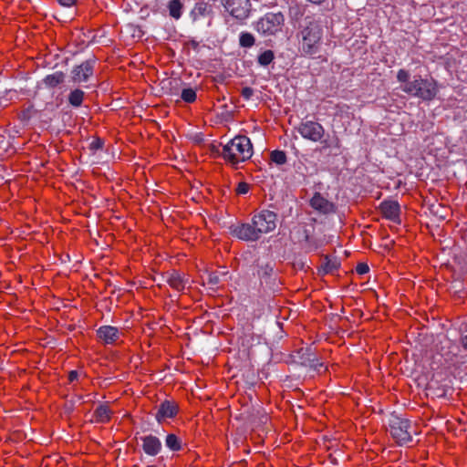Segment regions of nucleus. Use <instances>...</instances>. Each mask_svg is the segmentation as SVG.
Returning a JSON list of instances; mask_svg holds the SVG:
<instances>
[{
  "label": "nucleus",
  "instance_id": "obj_1",
  "mask_svg": "<svg viewBox=\"0 0 467 467\" xmlns=\"http://www.w3.org/2000/svg\"><path fill=\"white\" fill-rule=\"evenodd\" d=\"M410 75L405 69H400L397 73V79L401 83L402 91L412 97H417L422 100H432L438 92L437 83L433 78H422L416 75L413 79H410Z\"/></svg>",
  "mask_w": 467,
  "mask_h": 467
},
{
  "label": "nucleus",
  "instance_id": "obj_2",
  "mask_svg": "<svg viewBox=\"0 0 467 467\" xmlns=\"http://www.w3.org/2000/svg\"><path fill=\"white\" fill-rule=\"evenodd\" d=\"M221 155L227 162L236 167L240 162L246 161L253 155V145L250 139L245 135H238L228 143L214 150Z\"/></svg>",
  "mask_w": 467,
  "mask_h": 467
},
{
  "label": "nucleus",
  "instance_id": "obj_3",
  "mask_svg": "<svg viewBox=\"0 0 467 467\" xmlns=\"http://www.w3.org/2000/svg\"><path fill=\"white\" fill-rule=\"evenodd\" d=\"M300 27H302V51L310 56L317 54L322 37V29L319 24L313 17L306 16L305 18V25L300 26Z\"/></svg>",
  "mask_w": 467,
  "mask_h": 467
},
{
  "label": "nucleus",
  "instance_id": "obj_4",
  "mask_svg": "<svg viewBox=\"0 0 467 467\" xmlns=\"http://www.w3.org/2000/svg\"><path fill=\"white\" fill-rule=\"evenodd\" d=\"M285 16L281 12L266 13L255 24V29L262 35L273 36L282 31Z\"/></svg>",
  "mask_w": 467,
  "mask_h": 467
},
{
  "label": "nucleus",
  "instance_id": "obj_5",
  "mask_svg": "<svg viewBox=\"0 0 467 467\" xmlns=\"http://www.w3.org/2000/svg\"><path fill=\"white\" fill-rule=\"evenodd\" d=\"M389 432L392 438L400 445L411 441L410 429V421L399 416L392 415L389 419Z\"/></svg>",
  "mask_w": 467,
  "mask_h": 467
},
{
  "label": "nucleus",
  "instance_id": "obj_6",
  "mask_svg": "<svg viewBox=\"0 0 467 467\" xmlns=\"http://www.w3.org/2000/svg\"><path fill=\"white\" fill-rule=\"evenodd\" d=\"M258 234L262 236L265 234L273 232L276 228L277 214L270 210H261L252 216Z\"/></svg>",
  "mask_w": 467,
  "mask_h": 467
},
{
  "label": "nucleus",
  "instance_id": "obj_7",
  "mask_svg": "<svg viewBox=\"0 0 467 467\" xmlns=\"http://www.w3.org/2000/svg\"><path fill=\"white\" fill-rule=\"evenodd\" d=\"M296 129L304 139L313 142L321 141L326 134L324 127L313 120H303Z\"/></svg>",
  "mask_w": 467,
  "mask_h": 467
},
{
  "label": "nucleus",
  "instance_id": "obj_8",
  "mask_svg": "<svg viewBox=\"0 0 467 467\" xmlns=\"http://www.w3.org/2000/svg\"><path fill=\"white\" fill-rule=\"evenodd\" d=\"M225 10L234 18L244 20L250 13V0H221Z\"/></svg>",
  "mask_w": 467,
  "mask_h": 467
},
{
  "label": "nucleus",
  "instance_id": "obj_9",
  "mask_svg": "<svg viewBox=\"0 0 467 467\" xmlns=\"http://www.w3.org/2000/svg\"><path fill=\"white\" fill-rule=\"evenodd\" d=\"M232 234L235 237L246 242H255L261 238L252 220L251 223H245L234 226Z\"/></svg>",
  "mask_w": 467,
  "mask_h": 467
},
{
  "label": "nucleus",
  "instance_id": "obj_10",
  "mask_svg": "<svg viewBox=\"0 0 467 467\" xmlns=\"http://www.w3.org/2000/svg\"><path fill=\"white\" fill-rule=\"evenodd\" d=\"M94 60H86L75 66L71 70V79L74 83L86 82L93 75Z\"/></svg>",
  "mask_w": 467,
  "mask_h": 467
},
{
  "label": "nucleus",
  "instance_id": "obj_11",
  "mask_svg": "<svg viewBox=\"0 0 467 467\" xmlns=\"http://www.w3.org/2000/svg\"><path fill=\"white\" fill-rule=\"evenodd\" d=\"M178 410L179 407L175 401L166 400L160 404L155 418L159 423H161L166 419L174 418Z\"/></svg>",
  "mask_w": 467,
  "mask_h": 467
},
{
  "label": "nucleus",
  "instance_id": "obj_12",
  "mask_svg": "<svg viewBox=\"0 0 467 467\" xmlns=\"http://www.w3.org/2000/svg\"><path fill=\"white\" fill-rule=\"evenodd\" d=\"M309 204L314 210L323 214H328L336 211L335 204L323 197L320 192H315Z\"/></svg>",
  "mask_w": 467,
  "mask_h": 467
},
{
  "label": "nucleus",
  "instance_id": "obj_13",
  "mask_svg": "<svg viewBox=\"0 0 467 467\" xmlns=\"http://www.w3.org/2000/svg\"><path fill=\"white\" fill-rule=\"evenodd\" d=\"M213 16V5L204 0L198 1L191 11V16L193 21L200 18L212 17Z\"/></svg>",
  "mask_w": 467,
  "mask_h": 467
},
{
  "label": "nucleus",
  "instance_id": "obj_14",
  "mask_svg": "<svg viewBox=\"0 0 467 467\" xmlns=\"http://www.w3.org/2000/svg\"><path fill=\"white\" fill-rule=\"evenodd\" d=\"M380 210L384 217L399 223L400 204L395 201H384L380 203Z\"/></svg>",
  "mask_w": 467,
  "mask_h": 467
},
{
  "label": "nucleus",
  "instance_id": "obj_15",
  "mask_svg": "<svg viewBox=\"0 0 467 467\" xmlns=\"http://www.w3.org/2000/svg\"><path fill=\"white\" fill-rule=\"evenodd\" d=\"M98 337L105 344H113L119 337V329L112 326H102L97 330Z\"/></svg>",
  "mask_w": 467,
  "mask_h": 467
},
{
  "label": "nucleus",
  "instance_id": "obj_16",
  "mask_svg": "<svg viewBox=\"0 0 467 467\" xmlns=\"http://www.w3.org/2000/svg\"><path fill=\"white\" fill-rule=\"evenodd\" d=\"M144 452L150 456L157 455L161 450V442L156 436L147 435L141 438Z\"/></svg>",
  "mask_w": 467,
  "mask_h": 467
},
{
  "label": "nucleus",
  "instance_id": "obj_17",
  "mask_svg": "<svg viewBox=\"0 0 467 467\" xmlns=\"http://www.w3.org/2000/svg\"><path fill=\"white\" fill-rule=\"evenodd\" d=\"M167 283L173 289L181 292L184 290L186 284L188 283V279L185 278L184 275L180 274L177 271H172L171 273H168L167 275Z\"/></svg>",
  "mask_w": 467,
  "mask_h": 467
},
{
  "label": "nucleus",
  "instance_id": "obj_18",
  "mask_svg": "<svg viewBox=\"0 0 467 467\" xmlns=\"http://www.w3.org/2000/svg\"><path fill=\"white\" fill-rule=\"evenodd\" d=\"M65 74L61 71H56L53 74L47 75L43 78V83L49 88L58 87L65 81Z\"/></svg>",
  "mask_w": 467,
  "mask_h": 467
},
{
  "label": "nucleus",
  "instance_id": "obj_19",
  "mask_svg": "<svg viewBox=\"0 0 467 467\" xmlns=\"http://www.w3.org/2000/svg\"><path fill=\"white\" fill-rule=\"evenodd\" d=\"M339 266L340 263L337 258H330L327 255L324 257V262L321 265L320 270L323 271L324 274H333L339 268Z\"/></svg>",
  "mask_w": 467,
  "mask_h": 467
},
{
  "label": "nucleus",
  "instance_id": "obj_20",
  "mask_svg": "<svg viewBox=\"0 0 467 467\" xmlns=\"http://www.w3.org/2000/svg\"><path fill=\"white\" fill-rule=\"evenodd\" d=\"M305 8L301 5L293 4L289 5L288 16L292 23H297L304 16Z\"/></svg>",
  "mask_w": 467,
  "mask_h": 467
},
{
  "label": "nucleus",
  "instance_id": "obj_21",
  "mask_svg": "<svg viewBox=\"0 0 467 467\" xmlns=\"http://www.w3.org/2000/svg\"><path fill=\"white\" fill-rule=\"evenodd\" d=\"M299 363L302 366L307 367L308 365H312L314 362V354L311 351V348H301L297 352Z\"/></svg>",
  "mask_w": 467,
  "mask_h": 467
},
{
  "label": "nucleus",
  "instance_id": "obj_22",
  "mask_svg": "<svg viewBox=\"0 0 467 467\" xmlns=\"http://www.w3.org/2000/svg\"><path fill=\"white\" fill-rule=\"evenodd\" d=\"M183 5L180 0H170L168 3L169 14L174 19H179L182 16Z\"/></svg>",
  "mask_w": 467,
  "mask_h": 467
},
{
  "label": "nucleus",
  "instance_id": "obj_23",
  "mask_svg": "<svg viewBox=\"0 0 467 467\" xmlns=\"http://www.w3.org/2000/svg\"><path fill=\"white\" fill-rule=\"evenodd\" d=\"M85 93L79 88L72 90L68 95V102L71 106L78 108L81 106Z\"/></svg>",
  "mask_w": 467,
  "mask_h": 467
},
{
  "label": "nucleus",
  "instance_id": "obj_24",
  "mask_svg": "<svg viewBox=\"0 0 467 467\" xmlns=\"http://www.w3.org/2000/svg\"><path fill=\"white\" fill-rule=\"evenodd\" d=\"M110 410L107 405H99L94 411L96 420L99 422H106L110 418Z\"/></svg>",
  "mask_w": 467,
  "mask_h": 467
},
{
  "label": "nucleus",
  "instance_id": "obj_25",
  "mask_svg": "<svg viewBox=\"0 0 467 467\" xmlns=\"http://www.w3.org/2000/svg\"><path fill=\"white\" fill-rule=\"evenodd\" d=\"M165 444L170 450L173 451H178L182 449L180 439L173 433L167 435Z\"/></svg>",
  "mask_w": 467,
  "mask_h": 467
},
{
  "label": "nucleus",
  "instance_id": "obj_26",
  "mask_svg": "<svg viewBox=\"0 0 467 467\" xmlns=\"http://www.w3.org/2000/svg\"><path fill=\"white\" fill-rule=\"evenodd\" d=\"M275 59V54L272 50L267 49L261 53L257 57V62L260 66L267 67Z\"/></svg>",
  "mask_w": 467,
  "mask_h": 467
},
{
  "label": "nucleus",
  "instance_id": "obj_27",
  "mask_svg": "<svg viewBox=\"0 0 467 467\" xmlns=\"http://www.w3.org/2000/svg\"><path fill=\"white\" fill-rule=\"evenodd\" d=\"M274 272V268L269 264L265 265H261L258 270V275L261 278V281H265L266 284L268 283V279L272 276Z\"/></svg>",
  "mask_w": 467,
  "mask_h": 467
},
{
  "label": "nucleus",
  "instance_id": "obj_28",
  "mask_svg": "<svg viewBox=\"0 0 467 467\" xmlns=\"http://www.w3.org/2000/svg\"><path fill=\"white\" fill-rule=\"evenodd\" d=\"M255 39L251 33L243 32L240 35L239 43L243 47H251L254 45Z\"/></svg>",
  "mask_w": 467,
  "mask_h": 467
},
{
  "label": "nucleus",
  "instance_id": "obj_29",
  "mask_svg": "<svg viewBox=\"0 0 467 467\" xmlns=\"http://www.w3.org/2000/svg\"><path fill=\"white\" fill-rule=\"evenodd\" d=\"M321 144L322 148L321 150H326L328 148H339V140L338 138L335 137L333 139L329 138V135L327 136V138L321 139Z\"/></svg>",
  "mask_w": 467,
  "mask_h": 467
},
{
  "label": "nucleus",
  "instance_id": "obj_30",
  "mask_svg": "<svg viewBox=\"0 0 467 467\" xmlns=\"http://www.w3.org/2000/svg\"><path fill=\"white\" fill-rule=\"evenodd\" d=\"M271 161L277 165H283L286 162V154L283 150H273L271 152Z\"/></svg>",
  "mask_w": 467,
  "mask_h": 467
},
{
  "label": "nucleus",
  "instance_id": "obj_31",
  "mask_svg": "<svg viewBox=\"0 0 467 467\" xmlns=\"http://www.w3.org/2000/svg\"><path fill=\"white\" fill-rule=\"evenodd\" d=\"M181 98L187 103H192L196 100V92L192 88H183Z\"/></svg>",
  "mask_w": 467,
  "mask_h": 467
},
{
  "label": "nucleus",
  "instance_id": "obj_32",
  "mask_svg": "<svg viewBox=\"0 0 467 467\" xmlns=\"http://www.w3.org/2000/svg\"><path fill=\"white\" fill-rule=\"evenodd\" d=\"M455 263L462 275H467V254L455 258Z\"/></svg>",
  "mask_w": 467,
  "mask_h": 467
},
{
  "label": "nucleus",
  "instance_id": "obj_33",
  "mask_svg": "<svg viewBox=\"0 0 467 467\" xmlns=\"http://www.w3.org/2000/svg\"><path fill=\"white\" fill-rule=\"evenodd\" d=\"M220 281V276L217 273L213 272L208 274L206 283L210 285L211 289L215 290Z\"/></svg>",
  "mask_w": 467,
  "mask_h": 467
},
{
  "label": "nucleus",
  "instance_id": "obj_34",
  "mask_svg": "<svg viewBox=\"0 0 467 467\" xmlns=\"http://www.w3.org/2000/svg\"><path fill=\"white\" fill-rule=\"evenodd\" d=\"M248 191H249V184L244 182H239L237 185V188L235 190L237 194H245L248 192Z\"/></svg>",
  "mask_w": 467,
  "mask_h": 467
},
{
  "label": "nucleus",
  "instance_id": "obj_35",
  "mask_svg": "<svg viewBox=\"0 0 467 467\" xmlns=\"http://www.w3.org/2000/svg\"><path fill=\"white\" fill-rule=\"evenodd\" d=\"M104 141L101 139L97 138L90 143L89 148L90 150H98L102 149Z\"/></svg>",
  "mask_w": 467,
  "mask_h": 467
},
{
  "label": "nucleus",
  "instance_id": "obj_36",
  "mask_svg": "<svg viewBox=\"0 0 467 467\" xmlns=\"http://www.w3.org/2000/svg\"><path fill=\"white\" fill-rule=\"evenodd\" d=\"M356 271L358 275H365L369 271V267L366 263H358Z\"/></svg>",
  "mask_w": 467,
  "mask_h": 467
},
{
  "label": "nucleus",
  "instance_id": "obj_37",
  "mask_svg": "<svg viewBox=\"0 0 467 467\" xmlns=\"http://www.w3.org/2000/svg\"><path fill=\"white\" fill-rule=\"evenodd\" d=\"M241 95L245 99H250L254 95V89L250 87H245L242 89Z\"/></svg>",
  "mask_w": 467,
  "mask_h": 467
},
{
  "label": "nucleus",
  "instance_id": "obj_38",
  "mask_svg": "<svg viewBox=\"0 0 467 467\" xmlns=\"http://www.w3.org/2000/svg\"><path fill=\"white\" fill-rule=\"evenodd\" d=\"M310 368H313L314 370L320 372L321 368H324V364L322 362H319L318 359L314 356V362L312 365H308Z\"/></svg>",
  "mask_w": 467,
  "mask_h": 467
},
{
  "label": "nucleus",
  "instance_id": "obj_39",
  "mask_svg": "<svg viewBox=\"0 0 467 467\" xmlns=\"http://www.w3.org/2000/svg\"><path fill=\"white\" fill-rule=\"evenodd\" d=\"M61 5L72 6L76 4L77 0H57Z\"/></svg>",
  "mask_w": 467,
  "mask_h": 467
},
{
  "label": "nucleus",
  "instance_id": "obj_40",
  "mask_svg": "<svg viewBox=\"0 0 467 467\" xmlns=\"http://www.w3.org/2000/svg\"><path fill=\"white\" fill-rule=\"evenodd\" d=\"M78 371H76V370H72V371H70V372H69V374H68V380H69L70 382H73L74 380L78 379Z\"/></svg>",
  "mask_w": 467,
  "mask_h": 467
},
{
  "label": "nucleus",
  "instance_id": "obj_41",
  "mask_svg": "<svg viewBox=\"0 0 467 467\" xmlns=\"http://www.w3.org/2000/svg\"><path fill=\"white\" fill-rule=\"evenodd\" d=\"M461 345L464 349H467V335L461 337Z\"/></svg>",
  "mask_w": 467,
  "mask_h": 467
},
{
  "label": "nucleus",
  "instance_id": "obj_42",
  "mask_svg": "<svg viewBox=\"0 0 467 467\" xmlns=\"http://www.w3.org/2000/svg\"><path fill=\"white\" fill-rule=\"evenodd\" d=\"M147 467H155L154 465H150V466H147Z\"/></svg>",
  "mask_w": 467,
  "mask_h": 467
}]
</instances>
